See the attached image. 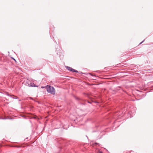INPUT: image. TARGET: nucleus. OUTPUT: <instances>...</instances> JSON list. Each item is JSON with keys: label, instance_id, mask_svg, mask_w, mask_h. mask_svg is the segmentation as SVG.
I'll list each match as a JSON object with an SVG mask.
<instances>
[{"label": "nucleus", "instance_id": "nucleus-7", "mask_svg": "<svg viewBox=\"0 0 153 153\" xmlns=\"http://www.w3.org/2000/svg\"><path fill=\"white\" fill-rule=\"evenodd\" d=\"M0 119H5L4 118H0Z\"/></svg>", "mask_w": 153, "mask_h": 153}, {"label": "nucleus", "instance_id": "nucleus-6", "mask_svg": "<svg viewBox=\"0 0 153 153\" xmlns=\"http://www.w3.org/2000/svg\"><path fill=\"white\" fill-rule=\"evenodd\" d=\"M46 86L45 87H44V86H42L41 87V88H46Z\"/></svg>", "mask_w": 153, "mask_h": 153}, {"label": "nucleus", "instance_id": "nucleus-9", "mask_svg": "<svg viewBox=\"0 0 153 153\" xmlns=\"http://www.w3.org/2000/svg\"><path fill=\"white\" fill-rule=\"evenodd\" d=\"M7 95L8 96H10V95L8 94H7Z\"/></svg>", "mask_w": 153, "mask_h": 153}, {"label": "nucleus", "instance_id": "nucleus-3", "mask_svg": "<svg viewBox=\"0 0 153 153\" xmlns=\"http://www.w3.org/2000/svg\"><path fill=\"white\" fill-rule=\"evenodd\" d=\"M66 68L68 70L70 71L71 72L76 73L78 72V71L77 70H75L70 67L67 66Z\"/></svg>", "mask_w": 153, "mask_h": 153}, {"label": "nucleus", "instance_id": "nucleus-8", "mask_svg": "<svg viewBox=\"0 0 153 153\" xmlns=\"http://www.w3.org/2000/svg\"><path fill=\"white\" fill-rule=\"evenodd\" d=\"M143 41H144V40H143V41L142 42H141L140 43V44H141L142 43Z\"/></svg>", "mask_w": 153, "mask_h": 153}, {"label": "nucleus", "instance_id": "nucleus-1", "mask_svg": "<svg viewBox=\"0 0 153 153\" xmlns=\"http://www.w3.org/2000/svg\"><path fill=\"white\" fill-rule=\"evenodd\" d=\"M45 88L48 92L53 95L55 94V89L53 86L50 85H47Z\"/></svg>", "mask_w": 153, "mask_h": 153}, {"label": "nucleus", "instance_id": "nucleus-5", "mask_svg": "<svg viewBox=\"0 0 153 153\" xmlns=\"http://www.w3.org/2000/svg\"><path fill=\"white\" fill-rule=\"evenodd\" d=\"M98 153H103L101 151H99Z\"/></svg>", "mask_w": 153, "mask_h": 153}, {"label": "nucleus", "instance_id": "nucleus-4", "mask_svg": "<svg viewBox=\"0 0 153 153\" xmlns=\"http://www.w3.org/2000/svg\"><path fill=\"white\" fill-rule=\"evenodd\" d=\"M28 82L30 83H27L26 84V85L27 86H28L30 87H35V86L34 85H33L34 84V83H30L29 81H28Z\"/></svg>", "mask_w": 153, "mask_h": 153}, {"label": "nucleus", "instance_id": "nucleus-2", "mask_svg": "<svg viewBox=\"0 0 153 153\" xmlns=\"http://www.w3.org/2000/svg\"><path fill=\"white\" fill-rule=\"evenodd\" d=\"M75 98L76 100H78L80 102H81L80 103V104L82 105H85L86 104V102H87L89 103H91V102H89L88 101L86 100L83 99L82 98H78L77 97H76Z\"/></svg>", "mask_w": 153, "mask_h": 153}]
</instances>
